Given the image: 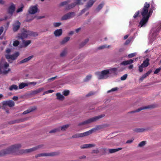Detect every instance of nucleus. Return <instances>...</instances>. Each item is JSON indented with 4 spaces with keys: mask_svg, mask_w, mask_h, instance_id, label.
<instances>
[{
    "mask_svg": "<svg viewBox=\"0 0 161 161\" xmlns=\"http://www.w3.org/2000/svg\"><path fill=\"white\" fill-rule=\"evenodd\" d=\"M9 66V64L6 62L4 63L3 65H1V68L3 70H5L7 69ZM11 70L9 68L7 70H3L2 72L4 74H7L9 71Z\"/></svg>",
    "mask_w": 161,
    "mask_h": 161,
    "instance_id": "obj_15",
    "label": "nucleus"
},
{
    "mask_svg": "<svg viewBox=\"0 0 161 161\" xmlns=\"http://www.w3.org/2000/svg\"><path fill=\"white\" fill-rule=\"evenodd\" d=\"M67 53V50L64 49L60 53V56L61 57H64L65 56Z\"/></svg>",
    "mask_w": 161,
    "mask_h": 161,
    "instance_id": "obj_44",
    "label": "nucleus"
},
{
    "mask_svg": "<svg viewBox=\"0 0 161 161\" xmlns=\"http://www.w3.org/2000/svg\"><path fill=\"white\" fill-rule=\"evenodd\" d=\"M81 0H76V2L71 3L69 4H68L71 2V0H68L63 2L59 4V6L60 7L66 5L65 9L66 10H69L74 8L77 5L80 4Z\"/></svg>",
    "mask_w": 161,
    "mask_h": 161,
    "instance_id": "obj_3",
    "label": "nucleus"
},
{
    "mask_svg": "<svg viewBox=\"0 0 161 161\" xmlns=\"http://www.w3.org/2000/svg\"><path fill=\"white\" fill-rule=\"evenodd\" d=\"M95 74L97 76L99 80L105 79L108 77V75L109 74V71L108 69H105L103 70L101 72H96Z\"/></svg>",
    "mask_w": 161,
    "mask_h": 161,
    "instance_id": "obj_5",
    "label": "nucleus"
},
{
    "mask_svg": "<svg viewBox=\"0 0 161 161\" xmlns=\"http://www.w3.org/2000/svg\"><path fill=\"white\" fill-rule=\"evenodd\" d=\"M153 108V106L152 105L147 106H145V107H141L137 109L136 110H135V111H132L130 112V113H135V112H140V111H141L142 110H143V109H148V108Z\"/></svg>",
    "mask_w": 161,
    "mask_h": 161,
    "instance_id": "obj_17",
    "label": "nucleus"
},
{
    "mask_svg": "<svg viewBox=\"0 0 161 161\" xmlns=\"http://www.w3.org/2000/svg\"><path fill=\"white\" fill-rule=\"evenodd\" d=\"M36 109V107L31 108H30L24 111L23 112L22 114H26L28 113H30L31 112H32V111H34Z\"/></svg>",
    "mask_w": 161,
    "mask_h": 161,
    "instance_id": "obj_27",
    "label": "nucleus"
},
{
    "mask_svg": "<svg viewBox=\"0 0 161 161\" xmlns=\"http://www.w3.org/2000/svg\"><path fill=\"white\" fill-rule=\"evenodd\" d=\"M28 86L27 83L22 82L20 83L19 85V89H22L25 86Z\"/></svg>",
    "mask_w": 161,
    "mask_h": 161,
    "instance_id": "obj_36",
    "label": "nucleus"
},
{
    "mask_svg": "<svg viewBox=\"0 0 161 161\" xmlns=\"http://www.w3.org/2000/svg\"><path fill=\"white\" fill-rule=\"evenodd\" d=\"M146 141H142L141 142H140L139 144H138V147H142L144 146L146 143Z\"/></svg>",
    "mask_w": 161,
    "mask_h": 161,
    "instance_id": "obj_48",
    "label": "nucleus"
},
{
    "mask_svg": "<svg viewBox=\"0 0 161 161\" xmlns=\"http://www.w3.org/2000/svg\"><path fill=\"white\" fill-rule=\"evenodd\" d=\"M24 6L23 4L21 5V7L19 8H18L16 12L18 13L20 12H21L23 11V8H24Z\"/></svg>",
    "mask_w": 161,
    "mask_h": 161,
    "instance_id": "obj_51",
    "label": "nucleus"
},
{
    "mask_svg": "<svg viewBox=\"0 0 161 161\" xmlns=\"http://www.w3.org/2000/svg\"><path fill=\"white\" fill-rule=\"evenodd\" d=\"M36 109V107L31 108H30L24 111L23 112L22 114H26L28 113H30L31 112H32V111H34Z\"/></svg>",
    "mask_w": 161,
    "mask_h": 161,
    "instance_id": "obj_26",
    "label": "nucleus"
},
{
    "mask_svg": "<svg viewBox=\"0 0 161 161\" xmlns=\"http://www.w3.org/2000/svg\"><path fill=\"white\" fill-rule=\"evenodd\" d=\"M53 25L54 27H57L60 26L61 25V22H54Z\"/></svg>",
    "mask_w": 161,
    "mask_h": 161,
    "instance_id": "obj_49",
    "label": "nucleus"
},
{
    "mask_svg": "<svg viewBox=\"0 0 161 161\" xmlns=\"http://www.w3.org/2000/svg\"><path fill=\"white\" fill-rule=\"evenodd\" d=\"M127 77V74H125L120 78V79L122 80H126Z\"/></svg>",
    "mask_w": 161,
    "mask_h": 161,
    "instance_id": "obj_54",
    "label": "nucleus"
},
{
    "mask_svg": "<svg viewBox=\"0 0 161 161\" xmlns=\"http://www.w3.org/2000/svg\"><path fill=\"white\" fill-rule=\"evenodd\" d=\"M57 77V76H56L55 77H52V78H50L49 79H48L47 80H48V82H51L52 81H53L54 80H55V79H56V78Z\"/></svg>",
    "mask_w": 161,
    "mask_h": 161,
    "instance_id": "obj_52",
    "label": "nucleus"
},
{
    "mask_svg": "<svg viewBox=\"0 0 161 161\" xmlns=\"http://www.w3.org/2000/svg\"><path fill=\"white\" fill-rule=\"evenodd\" d=\"M59 153V152H55L50 153H43L37 154L35 156V157L37 158L38 157L42 156H54L58 155Z\"/></svg>",
    "mask_w": 161,
    "mask_h": 161,
    "instance_id": "obj_8",
    "label": "nucleus"
},
{
    "mask_svg": "<svg viewBox=\"0 0 161 161\" xmlns=\"http://www.w3.org/2000/svg\"><path fill=\"white\" fill-rule=\"evenodd\" d=\"M20 23L19 21L17 20L13 24V30L14 32L17 31L20 27Z\"/></svg>",
    "mask_w": 161,
    "mask_h": 161,
    "instance_id": "obj_16",
    "label": "nucleus"
},
{
    "mask_svg": "<svg viewBox=\"0 0 161 161\" xmlns=\"http://www.w3.org/2000/svg\"><path fill=\"white\" fill-rule=\"evenodd\" d=\"M43 146V145H39L37 146L33 147L30 149H28L25 150H20V153L22 154L25 153L31 152L37 150L38 149L41 148Z\"/></svg>",
    "mask_w": 161,
    "mask_h": 161,
    "instance_id": "obj_9",
    "label": "nucleus"
},
{
    "mask_svg": "<svg viewBox=\"0 0 161 161\" xmlns=\"http://www.w3.org/2000/svg\"><path fill=\"white\" fill-rule=\"evenodd\" d=\"M2 105H3L2 106V109L6 110L7 109L6 108H7V105H3V101L2 102Z\"/></svg>",
    "mask_w": 161,
    "mask_h": 161,
    "instance_id": "obj_63",
    "label": "nucleus"
},
{
    "mask_svg": "<svg viewBox=\"0 0 161 161\" xmlns=\"http://www.w3.org/2000/svg\"><path fill=\"white\" fill-rule=\"evenodd\" d=\"M150 4L146 2L144 4L142 10H141V14L142 18L139 23V26L140 27H145L146 25L150 14H151L153 12V10H154L155 9L153 1H152L151 4V9L148 12V8Z\"/></svg>",
    "mask_w": 161,
    "mask_h": 161,
    "instance_id": "obj_1",
    "label": "nucleus"
},
{
    "mask_svg": "<svg viewBox=\"0 0 161 161\" xmlns=\"http://www.w3.org/2000/svg\"><path fill=\"white\" fill-rule=\"evenodd\" d=\"M29 35L30 36H36L38 35V33L37 32H33L29 31Z\"/></svg>",
    "mask_w": 161,
    "mask_h": 161,
    "instance_id": "obj_45",
    "label": "nucleus"
},
{
    "mask_svg": "<svg viewBox=\"0 0 161 161\" xmlns=\"http://www.w3.org/2000/svg\"><path fill=\"white\" fill-rule=\"evenodd\" d=\"M118 88L117 87L114 88L112 89L111 90L108 91L107 93H109L110 92H114V91H117L118 90Z\"/></svg>",
    "mask_w": 161,
    "mask_h": 161,
    "instance_id": "obj_56",
    "label": "nucleus"
},
{
    "mask_svg": "<svg viewBox=\"0 0 161 161\" xmlns=\"http://www.w3.org/2000/svg\"><path fill=\"white\" fill-rule=\"evenodd\" d=\"M96 0H89L85 6V8L82 10L80 15H81L88 10L93 5Z\"/></svg>",
    "mask_w": 161,
    "mask_h": 161,
    "instance_id": "obj_7",
    "label": "nucleus"
},
{
    "mask_svg": "<svg viewBox=\"0 0 161 161\" xmlns=\"http://www.w3.org/2000/svg\"><path fill=\"white\" fill-rule=\"evenodd\" d=\"M69 125L68 124L63 125L61 126L60 128L62 131H64L69 127Z\"/></svg>",
    "mask_w": 161,
    "mask_h": 161,
    "instance_id": "obj_40",
    "label": "nucleus"
},
{
    "mask_svg": "<svg viewBox=\"0 0 161 161\" xmlns=\"http://www.w3.org/2000/svg\"><path fill=\"white\" fill-rule=\"evenodd\" d=\"M43 90L42 88H40L36 90H34L32 92V94L34 95H36L38 93L41 92Z\"/></svg>",
    "mask_w": 161,
    "mask_h": 161,
    "instance_id": "obj_38",
    "label": "nucleus"
},
{
    "mask_svg": "<svg viewBox=\"0 0 161 161\" xmlns=\"http://www.w3.org/2000/svg\"><path fill=\"white\" fill-rule=\"evenodd\" d=\"M19 55V52H16L12 55L6 54L5 55V57L9 63H12L13 62L12 61L16 60Z\"/></svg>",
    "mask_w": 161,
    "mask_h": 161,
    "instance_id": "obj_6",
    "label": "nucleus"
},
{
    "mask_svg": "<svg viewBox=\"0 0 161 161\" xmlns=\"http://www.w3.org/2000/svg\"><path fill=\"white\" fill-rule=\"evenodd\" d=\"M22 121V119H16L11 121L10 122V124H14L16 123H19Z\"/></svg>",
    "mask_w": 161,
    "mask_h": 161,
    "instance_id": "obj_41",
    "label": "nucleus"
},
{
    "mask_svg": "<svg viewBox=\"0 0 161 161\" xmlns=\"http://www.w3.org/2000/svg\"><path fill=\"white\" fill-rule=\"evenodd\" d=\"M109 47H110L109 45H108V46H107L106 45H103L97 48V49L99 50H100L104 49L106 48H109Z\"/></svg>",
    "mask_w": 161,
    "mask_h": 161,
    "instance_id": "obj_42",
    "label": "nucleus"
},
{
    "mask_svg": "<svg viewBox=\"0 0 161 161\" xmlns=\"http://www.w3.org/2000/svg\"><path fill=\"white\" fill-rule=\"evenodd\" d=\"M3 105H4L8 106L9 107H14L15 105L14 102L12 100H9V101H3Z\"/></svg>",
    "mask_w": 161,
    "mask_h": 161,
    "instance_id": "obj_19",
    "label": "nucleus"
},
{
    "mask_svg": "<svg viewBox=\"0 0 161 161\" xmlns=\"http://www.w3.org/2000/svg\"><path fill=\"white\" fill-rule=\"evenodd\" d=\"M34 57L33 55L30 56L28 57L25 58L22 60L20 61L19 62V64H22L24 63H25L27 62L28 61L30 60L31 58H32Z\"/></svg>",
    "mask_w": 161,
    "mask_h": 161,
    "instance_id": "obj_23",
    "label": "nucleus"
},
{
    "mask_svg": "<svg viewBox=\"0 0 161 161\" xmlns=\"http://www.w3.org/2000/svg\"><path fill=\"white\" fill-rule=\"evenodd\" d=\"M108 69L109 71V74H115L117 71V69L116 68H113Z\"/></svg>",
    "mask_w": 161,
    "mask_h": 161,
    "instance_id": "obj_31",
    "label": "nucleus"
},
{
    "mask_svg": "<svg viewBox=\"0 0 161 161\" xmlns=\"http://www.w3.org/2000/svg\"><path fill=\"white\" fill-rule=\"evenodd\" d=\"M21 144H17L13 145L7 148L3 149L0 151V157H2L5 155L12 153L16 152L21 147Z\"/></svg>",
    "mask_w": 161,
    "mask_h": 161,
    "instance_id": "obj_2",
    "label": "nucleus"
},
{
    "mask_svg": "<svg viewBox=\"0 0 161 161\" xmlns=\"http://www.w3.org/2000/svg\"><path fill=\"white\" fill-rule=\"evenodd\" d=\"M15 9V5L13 3H11V5L8 7V14L12 15Z\"/></svg>",
    "mask_w": 161,
    "mask_h": 161,
    "instance_id": "obj_18",
    "label": "nucleus"
},
{
    "mask_svg": "<svg viewBox=\"0 0 161 161\" xmlns=\"http://www.w3.org/2000/svg\"><path fill=\"white\" fill-rule=\"evenodd\" d=\"M31 14H29L26 15V18L25 20L26 21L30 22L34 19V17Z\"/></svg>",
    "mask_w": 161,
    "mask_h": 161,
    "instance_id": "obj_29",
    "label": "nucleus"
},
{
    "mask_svg": "<svg viewBox=\"0 0 161 161\" xmlns=\"http://www.w3.org/2000/svg\"><path fill=\"white\" fill-rule=\"evenodd\" d=\"M11 51V49L9 48H8L6 50V53H9Z\"/></svg>",
    "mask_w": 161,
    "mask_h": 161,
    "instance_id": "obj_64",
    "label": "nucleus"
},
{
    "mask_svg": "<svg viewBox=\"0 0 161 161\" xmlns=\"http://www.w3.org/2000/svg\"><path fill=\"white\" fill-rule=\"evenodd\" d=\"M38 5L36 4L34 6H31L29 8L28 12L29 14H34L36 13L38 10Z\"/></svg>",
    "mask_w": 161,
    "mask_h": 161,
    "instance_id": "obj_13",
    "label": "nucleus"
},
{
    "mask_svg": "<svg viewBox=\"0 0 161 161\" xmlns=\"http://www.w3.org/2000/svg\"><path fill=\"white\" fill-rule=\"evenodd\" d=\"M36 83H37L36 82H29L27 83L28 86L29 85H32L33 86H35V85H36Z\"/></svg>",
    "mask_w": 161,
    "mask_h": 161,
    "instance_id": "obj_60",
    "label": "nucleus"
},
{
    "mask_svg": "<svg viewBox=\"0 0 161 161\" xmlns=\"http://www.w3.org/2000/svg\"><path fill=\"white\" fill-rule=\"evenodd\" d=\"M92 75H87L85 78L84 79L83 81L85 82H87L90 80L92 78Z\"/></svg>",
    "mask_w": 161,
    "mask_h": 161,
    "instance_id": "obj_39",
    "label": "nucleus"
},
{
    "mask_svg": "<svg viewBox=\"0 0 161 161\" xmlns=\"http://www.w3.org/2000/svg\"><path fill=\"white\" fill-rule=\"evenodd\" d=\"M69 90H65L63 92V94L65 96H68L69 94Z\"/></svg>",
    "mask_w": 161,
    "mask_h": 161,
    "instance_id": "obj_58",
    "label": "nucleus"
},
{
    "mask_svg": "<svg viewBox=\"0 0 161 161\" xmlns=\"http://www.w3.org/2000/svg\"><path fill=\"white\" fill-rule=\"evenodd\" d=\"M75 16V13L73 12H70L63 15L61 18L62 20H67L72 18Z\"/></svg>",
    "mask_w": 161,
    "mask_h": 161,
    "instance_id": "obj_14",
    "label": "nucleus"
},
{
    "mask_svg": "<svg viewBox=\"0 0 161 161\" xmlns=\"http://www.w3.org/2000/svg\"><path fill=\"white\" fill-rule=\"evenodd\" d=\"M88 39H86L84 41L81 42L80 44V48H81L84 46L88 42Z\"/></svg>",
    "mask_w": 161,
    "mask_h": 161,
    "instance_id": "obj_35",
    "label": "nucleus"
},
{
    "mask_svg": "<svg viewBox=\"0 0 161 161\" xmlns=\"http://www.w3.org/2000/svg\"><path fill=\"white\" fill-rule=\"evenodd\" d=\"M3 31V26L0 27V36L1 35Z\"/></svg>",
    "mask_w": 161,
    "mask_h": 161,
    "instance_id": "obj_62",
    "label": "nucleus"
},
{
    "mask_svg": "<svg viewBox=\"0 0 161 161\" xmlns=\"http://www.w3.org/2000/svg\"><path fill=\"white\" fill-rule=\"evenodd\" d=\"M149 59L148 58H146L144 60L143 63L139 66V71L140 72H142L143 71V69L148 66L149 64Z\"/></svg>",
    "mask_w": 161,
    "mask_h": 161,
    "instance_id": "obj_10",
    "label": "nucleus"
},
{
    "mask_svg": "<svg viewBox=\"0 0 161 161\" xmlns=\"http://www.w3.org/2000/svg\"><path fill=\"white\" fill-rule=\"evenodd\" d=\"M152 72V70H150L148 71L146 73L143 75L139 78V80L142 81L143 80L145 79L146 77L148 76Z\"/></svg>",
    "mask_w": 161,
    "mask_h": 161,
    "instance_id": "obj_21",
    "label": "nucleus"
},
{
    "mask_svg": "<svg viewBox=\"0 0 161 161\" xmlns=\"http://www.w3.org/2000/svg\"><path fill=\"white\" fill-rule=\"evenodd\" d=\"M63 32V30L62 29L56 30L54 32V34L56 37H59L60 36Z\"/></svg>",
    "mask_w": 161,
    "mask_h": 161,
    "instance_id": "obj_20",
    "label": "nucleus"
},
{
    "mask_svg": "<svg viewBox=\"0 0 161 161\" xmlns=\"http://www.w3.org/2000/svg\"><path fill=\"white\" fill-rule=\"evenodd\" d=\"M104 4V3L103 2H102L96 8L95 11L96 12H99V11L103 8Z\"/></svg>",
    "mask_w": 161,
    "mask_h": 161,
    "instance_id": "obj_30",
    "label": "nucleus"
},
{
    "mask_svg": "<svg viewBox=\"0 0 161 161\" xmlns=\"http://www.w3.org/2000/svg\"><path fill=\"white\" fill-rule=\"evenodd\" d=\"M99 126H97L95 128H93L91 130L84 133H80L81 137H84L89 135L92 133L94 131L99 129Z\"/></svg>",
    "mask_w": 161,
    "mask_h": 161,
    "instance_id": "obj_12",
    "label": "nucleus"
},
{
    "mask_svg": "<svg viewBox=\"0 0 161 161\" xmlns=\"http://www.w3.org/2000/svg\"><path fill=\"white\" fill-rule=\"evenodd\" d=\"M19 44V42L18 40H16L14 41L13 43V45L14 46L16 47Z\"/></svg>",
    "mask_w": 161,
    "mask_h": 161,
    "instance_id": "obj_55",
    "label": "nucleus"
},
{
    "mask_svg": "<svg viewBox=\"0 0 161 161\" xmlns=\"http://www.w3.org/2000/svg\"><path fill=\"white\" fill-rule=\"evenodd\" d=\"M60 130V128H56L54 129H53L51 130H50L49 133H55L59 131Z\"/></svg>",
    "mask_w": 161,
    "mask_h": 161,
    "instance_id": "obj_46",
    "label": "nucleus"
},
{
    "mask_svg": "<svg viewBox=\"0 0 161 161\" xmlns=\"http://www.w3.org/2000/svg\"><path fill=\"white\" fill-rule=\"evenodd\" d=\"M22 41L23 42V46L25 47H27L31 43V40L25 41L23 40H22Z\"/></svg>",
    "mask_w": 161,
    "mask_h": 161,
    "instance_id": "obj_32",
    "label": "nucleus"
},
{
    "mask_svg": "<svg viewBox=\"0 0 161 161\" xmlns=\"http://www.w3.org/2000/svg\"><path fill=\"white\" fill-rule=\"evenodd\" d=\"M18 89L17 86L16 85L13 84L9 88V90L10 91H12L13 90H16Z\"/></svg>",
    "mask_w": 161,
    "mask_h": 161,
    "instance_id": "obj_33",
    "label": "nucleus"
},
{
    "mask_svg": "<svg viewBox=\"0 0 161 161\" xmlns=\"http://www.w3.org/2000/svg\"><path fill=\"white\" fill-rule=\"evenodd\" d=\"M149 130L148 128H136L134 130V131L136 132H142L147 130Z\"/></svg>",
    "mask_w": 161,
    "mask_h": 161,
    "instance_id": "obj_25",
    "label": "nucleus"
},
{
    "mask_svg": "<svg viewBox=\"0 0 161 161\" xmlns=\"http://www.w3.org/2000/svg\"><path fill=\"white\" fill-rule=\"evenodd\" d=\"M70 38V37L69 36L64 37L61 42V44L62 45L65 44L69 40Z\"/></svg>",
    "mask_w": 161,
    "mask_h": 161,
    "instance_id": "obj_34",
    "label": "nucleus"
},
{
    "mask_svg": "<svg viewBox=\"0 0 161 161\" xmlns=\"http://www.w3.org/2000/svg\"><path fill=\"white\" fill-rule=\"evenodd\" d=\"M151 32H152V35L154 37H156L158 34V33L153 29L152 30Z\"/></svg>",
    "mask_w": 161,
    "mask_h": 161,
    "instance_id": "obj_43",
    "label": "nucleus"
},
{
    "mask_svg": "<svg viewBox=\"0 0 161 161\" xmlns=\"http://www.w3.org/2000/svg\"><path fill=\"white\" fill-rule=\"evenodd\" d=\"M23 31L21 33L19 34L18 37L19 39H21L23 40L24 39L27 38L28 35H29V31L25 29H23Z\"/></svg>",
    "mask_w": 161,
    "mask_h": 161,
    "instance_id": "obj_11",
    "label": "nucleus"
},
{
    "mask_svg": "<svg viewBox=\"0 0 161 161\" xmlns=\"http://www.w3.org/2000/svg\"><path fill=\"white\" fill-rule=\"evenodd\" d=\"M94 94V92H89L86 95V97H89V96H91L92 95H93Z\"/></svg>",
    "mask_w": 161,
    "mask_h": 161,
    "instance_id": "obj_59",
    "label": "nucleus"
},
{
    "mask_svg": "<svg viewBox=\"0 0 161 161\" xmlns=\"http://www.w3.org/2000/svg\"><path fill=\"white\" fill-rule=\"evenodd\" d=\"M122 148L119 147L117 148L108 149V150L109 153H113L122 150Z\"/></svg>",
    "mask_w": 161,
    "mask_h": 161,
    "instance_id": "obj_28",
    "label": "nucleus"
},
{
    "mask_svg": "<svg viewBox=\"0 0 161 161\" xmlns=\"http://www.w3.org/2000/svg\"><path fill=\"white\" fill-rule=\"evenodd\" d=\"M105 116V115L104 114H102L100 115L93 117L84 121L78 124V125L80 126L90 124L98 120L99 119L104 117Z\"/></svg>",
    "mask_w": 161,
    "mask_h": 161,
    "instance_id": "obj_4",
    "label": "nucleus"
},
{
    "mask_svg": "<svg viewBox=\"0 0 161 161\" xmlns=\"http://www.w3.org/2000/svg\"><path fill=\"white\" fill-rule=\"evenodd\" d=\"M136 54V53H131L128 54V57L129 58H131L132 57L135 56Z\"/></svg>",
    "mask_w": 161,
    "mask_h": 161,
    "instance_id": "obj_50",
    "label": "nucleus"
},
{
    "mask_svg": "<svg viewBox=\"0 0 161 161\" xmlns=\"http://www.w3.org/2000/svg\"><path fill=\"white\" fill-rule=\"evenodd\" d=\"M134 61L133 59H129L127 61H125L122 62L120 63V65H126L128 64H130L133 63Z\"/></svg>",
    "mask_w": 161,
    "mask_h": 161,
    "instance_id": "obj_22",
    "label": "nucleus"
},
{
    "mask_svg": "<svg viewBox=\"0 0 161 161\" xmlns=\"http://www.w3.org/2000/svg\"><path fill=\"white\" fill-rule=\"evenodd\" d=\"M161 70V67L157 69L154 72V74H158Z\"/></svg>",
    "mask_w": 161,
    "mask_h": 161,
    "instance_id": "obj_57",
    "label": "nucleus"
},
{
    "mask_svg": "<svg viewBox=\"0 0 161 161\" xmlns=\"http://www.w3.org/2000/svg\"><path fill=\"white\" fill-rule=\"evenodd\" d=\"M56 95L57 97V98L60 100H63L64 99V97L62 95L59 93H58L56 94Z\"/></svg>",
    "mask_w": 161,
    "mask_h": 161,
    "instance_id": "obj_37",
    "label": "nucleus"
},
{
    "mask_svg": "<svg viewBox=\"0 0 161 161\" xmlns=\"http://www.w3.org/2000/svg\"><path fill=\"white\" fill-rule=\"evenodd\" d=\"M79 137H81L80 133L75 134L72 136L71 138H74Z\"/></svg>",
    "mask_w": 161,
    "mask_h": 161,
    "instance_id": "obj_47",
    "label": "nucleus"
},
{
    "mask_svg": "<svg viewBox=\"0 0 161 161\" xmlns=\"http://www.w3.org/2000/svg\"><path fill=\"white\" fill-rule=\"evenodd\" d=\"M130 41H131V39H128L126 41V42L125 43V45H128V44H129L130 43Z\"/></svg>",
    "mask_w": 161,
    "mask_h": 161,
    "instance_id": "obj_61",
    "label": "nucleus"
},
{
    "mask_svg": "<svg viewBox=\"0 0 161 161\" xmlns=\"http://www.w3.org/2000/svg\"><path fill=\"white\" fill-rule=\"evenodd\" d=\"M95 146L94 144H85L82 145L80 147V148L82 149L90 148L91 147H94Z\"/></svg>",
    "mask_w": 161,
    "mask_h": 161,
    "instance_id": "obj_24",
    "label": "nucleus"
},
{
    "mask_svg": "<svg viewBox=\"0 0 161 161\" xmlns=\"http://www.w3.org/2000/svg\"><path fill=\"white\" fill-rule=\"evenodd\" d=\"M141 10H142V9L140 10V11H137L135 13V14H134V15L133 16L134 18H136L139 15V14L140 12L141 13L140 11H141Z\"/></svg>",
    "mask_w": 161,
    "mask_h": 161,
    "instance_id": "obj_53",
    "label": "nucleus"
}]
</instances>
